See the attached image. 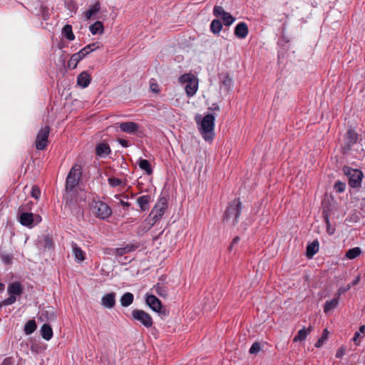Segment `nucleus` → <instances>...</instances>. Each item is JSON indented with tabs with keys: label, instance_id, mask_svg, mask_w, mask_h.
<instances>
[{
	"label": "nucleus",
	"instance_id": "1",
	"mask_svg": "<svg viewBox=\"0 0 365 365\" xmlns=\"http://www.w3.org/2000/svg\"><path fill=\"white\" fill-rule=\"evenodd\" d=\"M215 116L213 114L206 115L201 120L199 130L206 141H212L214 137Z\"/></svg>",
	"mask_w": 365,
	"mask_h": 365
},
{
	"label": "nucleus",
	"instance_id": "2",
	"mask_svg": "<svg viewBox=\"0 0 365 365\" xmlns=\"http://www.w3.org/2000/svg\"><path fill=\"white\" fill-rule=\"evenodd\" d=\"M241 210V202L239 199H235L229 204L224 215V220L230 222L232 225H236L239 222Z\"/></svg>",
	"mask_w": 365,
	"mask_h": 365
},
{
	"label": "nucleus",
	"instance_id": "3",
	"mask_svg": "<svg viewBox=\"0 0 365 365\" xmlns=\"http://www.w3.org/2000/svg\"><path fill=\"white\" fill-rule=\"evenodd\" d=\"M180 84L185 85V93L188 97H192L198 89V79L191 73H185L178 78Z\"/></svg>",
	"mask_w": 365,
	"mask_h": 365
},
{
	"label": "nucleus",
	"instance_id": "4",
	"mask_svg": "<svg viewBox=\"0 0 365 365\" xmlns=\"http://www.w3.org/2000/svg\"><path fill=\"white\" fill-rule=\"evenodd\" d=\"M82 173V168L78 164H75L70 170L67 178L66 189L71 192L78 184Z\"/></svg>",
	"mask_w": 365,
	"mask_h": 365
},
{
	"label": "nucleus",
	"instance_id": "5",
	"mask_svg": "<svg viewBox=\"0 0 365 365\" xmlns=\"http://www.w3.org/2000/svg\"><path fill=\"white\" fill-rule=\"evenodd\" d=\"M7 292L9 297L2 302L3 305H11L16 300V296H21L23 293V287L18 282H11L8 285Z\"/></svg>",
	"mask_w": 365,
	"mask_h": 365
},
{
	"label": "nucleus",
	"instance_id": "6",
	"mask_svg": "<svg viewBox=\"0 0 365 365\" xmlns=\"http://www.w3.org/2000/svg\"><path fill=\"white\" fill-rule=\"evenodd\" d=\"M50 130L48 125H45L38 130L35 140V146L37 150H43L47 147Z\"/></svg>",
	"mask_w": 365,
	"mask_h": 365
},
{
	"label": "nucleus",
	"instance_id": "7",
	"mask_svg": "<svg viewBox=\"0 0 365 365\" xmlns=\"http://www.w3.org/2000/svg\"><path fill=\"white\" fill-rule=\"evenodd\" d=\"M166 209V199L165 197L160 198L150 213V216L152 217L153 220L152 225L161 219L163 215L165 214Z\"/></svg>",
	"mask_w": 365,
	"mask_h": 365
},
{
	"label": "nucleus",
	"instance_id": "8",
	"mask_svg": "<svg viewBox=\"0 0 365 365\" xmlns=\"http://www.w3.org/2000/svg\"><path fill=\"white\" fill-rule=\"evenodd\" d=\"M344 172L349 178V184L351 187H358L361 185L363 173L357 169L345 168Z\"/></svg>",
	"mask_w": 365,
	"mask_h": 365
},
{
	"label": "nucleus",
	"instance_id": "9",
	"mask_svg": "<svg viewBox=\"0 0 365 365\" xmlns=\"http://www.w3.org/2000/svg\"><path fill=\"white\" fill-rule=\"evenodd\" d=\"M133 318L140 322L146 328H150L153 326V322L151 316L141 309H133L131 312Z\"/></svg>",
	"mask_w": 365,
	"mask_h": 365
},
{
	"label": "nucleus",
	"instance_id": "10",
	"mask_svg": "<svg viewBox=\"0 0 365 365\" xmlns=\"http://www.w3.org/2000/svg\"><path fill=\"white\" fill-rule=\"evenodd\" d=\"M93 212L96 217L101 219H106L110 216L112 211L109 206L103 202H96L93 206Z\"/></svg>",
	"mask_w": 365,
	"mask_h": 365
},
{
	"label": "nucleus",
	"instance_id": "11",
	"mask_svg": "<svg viewBox=\"0 0 365 365\" xmlns=\"http://www.w3.org/2000/svg\"><path fill=\"white\" fill-rule=\"evenodd\" d=\"M213 14L217 17H221L225 26H230L235 21V18L230 13L226 12L221 6H215L213 9Z\"/></svg>",
	"mask_w": 365,
	"mask_h": 365
},
{
	"label": "nucleus",
	"instance_id": "12",
	"mask_svg": "<svg viewBox=\"0 0 365 365\" xmlns=\"http://www.w3.org/2000/svg\"><path fill=\"white\" fill-rule=\"evenodd\" d=\"M119 128L123 132L134 134L138 130L139 125L133 121L123 122L119 123Z\"/></svg>",
	"mask_w": 365,
	"mask_h": 365
},
{
	"label": "nucleus",
	"instance_id": "13",
	"mask_svg": "<svg viewBox=\"0 0 365 365\" xmlns=\"http://www.w3.org/2000/svg\"><path fill=\"white\" fill-rule=\"evenodd\" d=\"M101 305L107 309H112L115 305V294L107 293L101 299Z\"/></svg>",
	"mask_w": 365,
	"mask_h": 365
},
{
	"label": "nucleus",
	"instance_id": "14",
	"mask_svg": "<svg viewBox=\"0 0 365 365\" xmlns=\"http://www.w3.org/2000/svg\"><path fill=\"white\" fill-rule=\"evenodd\" d=\"M147 304L155 312H160L162 308L161 302L154 295H148L146 297Z\"/></svg>",
	"mask_w": 365,
	"mask_h": 365
},
{
	"label": "nucleus",
	"instance_id": "15",
	"mask_svg": "<svg viewBox=\"0 0 365 365\" xmlns=\"http://www.w3.org/2000/svg\"><path fill=\"white\" fill-rule=\"evenodd\" d=\"M346 144L348 149L357 142L358 134L352 129H349L345 134Z\"/></svg>",
	"mask_w": 365,
	"mask_h": 365
},
{
	"label": "nucleus",
	"instance_id": "16",
	"mask_svg": "<svg viewBox=\"0 0 365 365\" xmlns=\"http://www.w3.org/2000/svg\"><path fill=\"white\" fill-rule=\"evenodd\" d=\"M34 221V217L32 213L22 212L19 216V222L24 226L31 227Z\"/></svg>",
	"mask_w": 365,
	"mask_h": 365
},
{
	"label": "nucleus",
	"instance_id": "17",
	"mask_svg": "<svg viewBox=\"0 0 365 365\" xmlns=\"http://www.w3.org/2000/svg\"><path fill=\"white\" fill-rule=\"evenodd\" d=\"M248 34V27L244 22L238 24L235 29V35L239 38H245Z\"/></svg>",
	"mask_w": 365,
	"mask_h": 365
},
{
	"label": "nucleus",
	"instance_id": "18",
	"mask_svg": "<svg viewBox=\"0 0 365 365\" xmlns=\"http://www.w3.org/2000/svg\"><path fill=\"white\" fill-rule=\"evenodd\" d=\"M91 81V76L86 71L81 73L77 78V84L81 88H86L88 86Z\"/></svg>",
	"mask_w": 365,
	"mask_h": 365
},
{
	"label": "nucleus",
	"instance_id": "19",
	"mask_svg": "<svg viewBox=\"0 0 365 365\" xmlns=\"http://www.w3.org/2000/svg\"><path fill=\"white\" fill-rule=\"evenodd\" d=\"M110 153V148L108 144L105 143H101L96 145V153L99 157H103L109 155Z\"/></svg>",
	"mask_w": 365,
	"mask_h": 365
},
{
	"label": "nucleus",
	"instance_id": "20",
	"mask_svg": "<svg viewBox=\"0 0 365 365\" xmlns=\"http://www.w3.org/2000/svg\"><path fill=\"white\" fill-rule=\"evenodd\" d=\"M137 248V245L128 244L124 247L115 248L114 250V253L116 255L123 256L125 254L135 251Z\"/></svg>",
	"mask_w": 365,
	"mask_h": 365
},
{
	"label": "nucleus",
	"instance_id": "21",
	"mask_svg": "<svg viewBox=\"0 0 365 365\" xmlns=\"http://www.w3.org/2000/svg\"><path fill=\"white\" fill-rule=\"evenodd\" d=\"M99 43L96 42L93 43H90L87 46H86L84 48H83L80 51H78L77 53L80 55V56L82 58V59L86 57L88 53H90L91 51H93L99 48Z\"/></svg>",
	"mask_w": 365,
	"mask_h": 365
},
{
	"label": "nucleus",
	"instance_id": "22",
	"mask_svg": "<svg viewBox=\"0 0 365 365\" xmlns=\"http://www.w3.org/2000/svg\"><path fill=\"white\" fill-rule=\"evenodd\" d=\"M312 331V327H309L307 329H305L304 327L302 329L299 330L297 334L294 337L293 341H304L308 334Z\"/></svg>",
	"mask_w": 365,
	"mask_h": 365
},
{
	"label": "nucleus",
	"instance_id": "23",
	"mask_svg": "<svg viewBox=\"0 0 365 365\" xmlns=\"http://www.w3.org/2000/svg\"><path fill=\"white\" fill-rule=\"evenodd\" d=\"M39 319L41 321H53L56 319V315L52 309H42L40 312Z\"/></svg>",
	"mask_w": 365,
	"mask_h": 365
},
{
	"label": "nucleus",
	"instance_id": "24",
	"mask_svg": "<svg viewBox=\"0 0 365 365\" xmlns=\"http://www.w3.org/2000/svg\"><path fill=\"white\" fill-rule=\"evenodd\" d=\"M73 253L78 262H81L85 259V252L76 243L72 244Z\"/></svg>",
	"mask_w": 365,
	"mask_h": 365
},
{
	"label": "nucleus",
	"instance_id": "25",
	"mask_svg": "<svg viewBox=\"0 0 365 365\" xmlns=\"http://www.w3.org/2000/svg\"><path fill=\"white\" fill-rule=\"evenodd\" d=\"M41 335L45 340H50L53 336V330L48 324H43L41 327Z\"/></svg>",
	"mask_w": 365,
	"mask_h": 365
},
{
	"label": "nucleus",
	"instance_id": "26",
	"mask_svg": "<svg viewBox=\"0 0 365 365\" xmlns=\"http://www.w3.org/2000/svg\"><path fill=\"white\" fill-rule=\"evenodd\" d=\"M153 290L160 297L165 298L168 294V288L164 284L158 283L153 287Z\"/></svg>",
	"mask_w": 365,
	"mask_h": 365
},
{
	"label": "nucleus",
	"instance_id": "27",
	"mask_svg": "<svg viewBox=\"0 0 365 365\" xmlns=\"http://www.w3.org/2000/svg\"><path fill=\"white\" fill-rule=\"evenodd\" d=\"M150 201V197L149 195L140 196L137 200V202L143 211H146L149 209Z\"/></svg>",
	"mask_w": 365,
	"mask_h": 365
},
{
	"label": "nucleus",
	"instance_id": "28",
	"mask_svg": "<svg viewBox=\"0 0 365 365\" xmlns=\"http://www.w3.org/2000/svg\"><path fill=\"white\" fill-rule=\"evenodd\" d=\"M319 250V242L314 240L307 247V257L312 258Z\"/></svg>",
	"mask_w": 365,
	"mask_h": 365
},
{
	"label": "nucleus",
	"instance_id": "29",
	"mask_svg": "<svg viewBox=\"0 0 365 365\" xmlns=\"http://www.w3.org/2000/svg\"><path fill=\"white\" fill-rule=\"evenodd\" d=\"M134 300V296L130 292L125 293L120 298V304L123 307H128L130 306Z\"/></svg>",
	"mask_w": 365,
	"mask_h": 365
},
{
	"label": "nucleus",
	"instance_id": "30",
	"mask_svg": "<svg viewBox=\"0 0 365 365\" xmlns=\"http://www.w3.org/2000/svg\"><path fill=\"white\" fill-rule=\"evenodd\" d=\"M89 29L93 35H96L97 34H102L104 31V27L101 21H97L90 26Z\"/></svg>",
	"mask_w": 365,
	"mask_h": 365
},
{
	"label": "nucleus",
	"instance_id": "31",
	"mask_svg": "<svg viewBox=\"0 0 365 365\" xmlns=\"http://www.w3.org/2000/svg\"><path fill=\"white\" fill-rule=\"evenodd\" d=\"M339 304V298L335 296V297L329 301H327L324 307V312L325 313H328L330 311L334 309Z\"/></svg>",
	"mask_w": 365,
	"mask_h": 365
},
{
	"label": "nucleus",
	"instance_id": "32",
	"mask_svg": "<svg viewBox=\"0 0 365 365\" xmlns=\"http://www.w3.org/2000/svg\"><path fill=\"white\" fill-rule=\"evenodd\" d=\"M82 58L77 53L73 54L68 61V67L70 69H74L77 67V65Z\"/></svg>",
	"mask_w": 365,
	"mask_h": 365
},
{
	"label": "nucleus",
	"instance_id": "33",
	"mask_svg": "<svg viewBox=\"0 0 365 365\" xmlns=\"http://www.w3.org/2000/svg\"><path fill=\"white\" fill-rule=\"evenodd\" d=\"M361 254V250L360 247H354V248H351V249H349L346 252V257H347L348 259H355L358 256H359Z\"/></svg>",
	"mask_w": 365,
	"mask_h": 365
},
{
	"label": "nucleus",
	"instance_id": "34",
	"mask_svg": "<svg viewBox=\"0 0 365 365\" xmlns=\"http://www.w3.org/2000/svg\"><path fill=\"white\" fill-rule=\"evenodd\" d=\"M232 86V78L228 76L225 75L224 76L222 82H221V89H223L225 91H229L230 88Z\"/></svg>",
	"mask_w": 365,
	"mask_h": 365
},
{
	"label": "nucleus",
	"instance_id": "35",
	"mask_svg": "<svg viewBox=\"0 0 365 365\" xmlns=\"http://www.w3.org/2000/svg\"><path fill=\"white\" fill-rule=\"evenodd\" d=\"M62 34L69 41L75 39V36L72 31V26L69 24H66L63 26Z\"/></svg>",
	"mask_w": 365,
	"mask_h": 365
},
{
	"label": "nucleus",
	"instance_id": "36",
	"mask_svg": "<svg viewBox=\"0 0 365 365\" xmlns=\"http://www.w3.org/2000/svg\"><path fill=\"white\" fill-rule=\"evenodd\" d=\"M138 165H139V167L140 168V169H142L143 170H145L148 175L152 174L153 170L151 168L150 163H149L148 160H145V159H140L139 160Z\"/></svg>",
	"mask_w": 365,
	"mask_h": 365
},
{
	"label": "nucleus",
	"instance_id": "37",
	"mask_svg": "<svg viewBox=\"0 0 365 365\" xmlns=\"http://www.w3.org/2000/svg\"><path fill=\"white\" fill-rule=\"evenodd\" d=\"M222 29V23L218 19H215L211 22L210 31L215 34H218Z\"/></svg>",
	"mask_w": 365,
	"mask_h": 365
},
{
	"label": "nucleus",
	"instance_id": "38",
	"mask_svg": "<svg viewBox=\"0 0 365 365\" xmlns=\"http://www.w3.org/2000/svg\"><path fill=\"white\" fill-rule=\"evenodd\" d=\"M36 329V324L34 320H29L24 326V332L29 335Z\"/></svg>",
	"mask_w": 365,
	"mask_h": 365
},
{
	"label": "nucleus",
	"instance_id": "39",
	"mask_svg": "<svg viewBox=\"0 0 365 365\" xmlns=\"http://www.w3.org/2000/svg\"><path fill=\"white\" fill-rule=\"evenodd\" d=\"M328 331L327 329H324L322 334V336L319 339V340L316 342L315 346L317 348L321 347L324 341L327 339Z\"/></svg>",
	"mask_w": 365,
	"mask_h": 365
},
{
	"label": "nucleus",
	"instance_id": "40",
	"mask_svg": "<svg viewBox=\"0 0 365 365\" xmlns=\"http://www.w3.org/2000/svg\"><path fill=\"white\" fill-rule=\"evenodd\" d=\"M150 89L152 92L156 94L159 93L160 91L158 83L153 78H152L150 81Z\"/></svg>",
	"mask_w": 365,
	"mask_h": 365
},
{
	"label": "nucleus",
	"instance_id": "41",
	"mask_svg": "<svg viewBox=\"0 0 365 365\" xmlns=\"http://www.w3.org/2000/svg\"><path fill=\"white\" fill-rule=\"evenodd\" d=\"M261 350V345L259 342H255L251 346L249 352L251 354H257Z\"/></svg>",
	"mask_w": 365,
	"mask_h": 365
},
{
	"label": "nucleus",
	"instance_id": "42",
	"mask_svg": "<svg viewBox=\"0 0 365 365\" xmlns=\"http://www.w3.org/2000/svg\"><path fill=\"white\" fill-rule=\"evenodd\" d=\"M345 188H346V184L342 182H340V181H337L335 184H334V189L336 190V192H342L345 190Z\"/></svg>",
	"mask_w": 365,
	"mask_h": 365
},
{
	"label": "nucleus",
	"instance_id": "43",
	"mask_svg": "<svg viewBox=\"0 0 365 365\" xmlns=\"http://www.w3.org/2000/svg\"><path fill=\"white\" fill-rule=\"evenodd\" d=\"M108 182L112 187H116L123 183L120 179L116 178H109Z\"/></svg>",
	"mask_w": 365,
	"mask_h": 365
},
{
	"label": "nucleus",
	"instance_id": "44",
	"mask_svg": "<svg viewBox=\"0 0 365 365\" xmlns=\"http://www.w3.org/2000/svg\"><path fill=\"white\" fill-rule=\"evenodd\" d=\"M351 287V284H347L346 287H340L337 292L335 294V296L336 297H338L339 299L340 296L346 292L347 291H349Z\"/></svg>",
	"mask_w": 365,
	"mask_h": 365
},
{
	"label": "nucleus",
	"instance_id": "45",
	"mask_svg": "<svg viewBox=\"0 0 365 365\" xmlns=\"http://www.w3.org/2000/svg\"><path fill=\"white\" fill-rule=\"evenodd\" d=\"M31 194L33 197L37 200L40 197L41 190L36 186H33Z\"/></svg>",
	"mask_w": 365,
	"mask_h": 365
},
{
	"label": "nucleus",
	"instance_id": "46",
	"mask_svg": "<svg viewBox=\"0 0 365 365\" xmlns=\"http://www.w3.org/2000/svg\"><path fill=\"white\" fill-rule=\"evenodd\" d=\"M101 9V4L99 1H96L88 10H90L93 14H96Z\"/></svg>",
	"mask_w": 365,
	"mask_h": 365
},
{
	"label": "nucleus",
	"instance_id": "47",
	"mask_svg": "<svg viewBox=\"0 0 365 365\" xmlns=\"http://www.w3.org/2000/svg\"><path fill=\"white\" fill-rule=\"evenodd\" d=\"M361 338H362V336H361L360 333L359 331H356L354 333L352 341L356 346H358L360 344V342H361L360 339Z\"/></svg>",
	"mask_w": 365,
	"mask_h": 365
},
{
	"label": "nucleus",
	"instance_id": "48",
	"mask_svg": "<svg viewBox=\"0 0 365 365\" xmlns=\"http://www.w3.org/2000/svg\"><path fill=\"white\" fill-rule=\"evenodd\" d=\"M345 354V349L344 347L339 348L336 353V358H341Z\"/></svg>",
	"mask_w": 365,
	"mask_h": 365
},
{
	"label": "nucleus",
	"instance_id": "49",
	"mask_svg": "<svg viewBox=\"0 0 365 365\" xmlns=\"http://www.w3.org/2000/svg\"><path fill=\"white\" fill-rule=\"evenodd\" d=\"M118 142L124 148H128L130 145V143L128 140L118 138Z\"/></svg>",
	"mask_w": 365,
	"mask_h": 365
},
{
	"label": "nucleus",
	"instance_id": "50",
	"mask_svg": "<svg viewBox=\"0 0 365 365\" xmlns=\"http://www.w3.org/2000/svg\"><path fill=\"white\" fill-rule=\"evenodd\" d=\"M13 359L11 357L5 358L1 365H13Z\"/></svg>",
	"mask_w": 365,
	"mask_h": 365
},
{
	"label": "nucleus",
	"instance_id": "51",
	"mask_svg": "<svg viewBox=\"0 0 365 365\" xmlns=\"http://www.w3.org/2000/svg\"><path fill=\"white\" fill-rule=\"evenodd\" d=\"M239 240H240V238L238 237H235L232 240V242H231V244L230 245L229 249L231 250L232 248V247L234 246V245L237 244L239 242Z\"/></svg>",
	"mask_w": 365,
	"mask_h": 365
},
{
	"label": "nucleus",
	"instance_id": "52",
	"mask_svg": "<svg viewBox=\"0 0 365 365\" xmlns=\"http://www.w3.org/2000/svg\"><path fill=\"white\" fill-rule=\"evenodd\" d=\"M94 14L90 11L87 10L85 12V17L87 20L90 19Z\"/></svg>",
	"mask_w": 365,
	"mask_h": 365
},
{
	"label": "nucleus",
	"instance_id": "53",
	"mask_svg": "<svg viewBox=\"0 0 365 365\" xmlns=\"http://www.w3.org/2000/svg\"><path fill=\"white\" fill-rule=\"evenodd\" d=\"M359 281H360V276L359 275L354 279V280L352 281V282L350 284L351 285V287L355 286L359 282Z\"/></svg>",
	"mask_w": 365,
	"mask_h": 365
},
{
	"label": "nucleus",
	"instance_id": "54",
	"mask_svg": "<svg viewBox=\"0 0 365 365\" xmlns=\"http://www.w3.org/2000/svg\"><path fill=\"white\" fill-rule=\"evenodd\" d=\"M120 205L123 207H128L130 206V203L128 202H125L123 200H120Z\"/></svg>",
	"mask_w": 365,
	"mask_h": 365
},
{
	"label": "nucleus",
	"instance_id": "55",
	"mask_svg": "<svg viewBox=\"0 0 365 365\" xmlns=\"http://www.w3.org/2000/svg\"><path fill=\"white\" fill-rule=\"evenodd\" d=\"M11 257H9V256H5V257H4V261L5 262H6V263H9V262H11Z\"/></svg>",
	"mask_w": 365,
	"mask_h": 365
},
{
	"label": "nucleus",
	"instance_id": "56",
	"mask_svg": "<svg viewBox=\"0 0 365 365\" xmlns=\"http://www.w3.org/2000/svg\"><path fill=\"white\" fill-rule=\"evenodd\" d=\"M359 331L362 334H365V325H361L359 327Z\"/></svg>",
	"mask_w": 365,
	"mask_h": 365
},
{
	"label": "nucleus",
	"instance_id": "57",
	"mask_svg": "<svg viewBox=\"0 0 365 365\" xmlns=\"http://www.w3.org/2000/svg\"><path fill=\"white\" fill-rule=\"evenodd\" d=\"M5 289V285L4 283L0 282V293L3 292Z\"/></svg>",
	"mask_w": 365,
	"mask_h": 365
},
{
	"label": "nucleus",
	"instance_id": "58",
	"mask_svg": "<svg viewBox=\"0 0 365 365\" xmlns=\"http://www.w3.org/2000/svg\"><path fill=\"white\" fill-rule=\"evenodd\" d=\"M36 219L37 222H40V221H41V217H40V216H38V215H36Z\"/></svg>",
	"mask_w": 365,
	"mask_h": 365
},
{
	"label": "nucleus",
	"instance_id": "59",
	"mask_svg": "<svg viewBox=\"0 0 365 365\" xmlns=\"http://www.w3.org/2000/svg\"><path fill=\"white\" fill-rule=\"evenodd\" d=\"M327 232L329 234V235H332L333 234V232L331 231V229H327Z\"/></svg>",
	"mask_w": 365,
	"mask_h": 365
}]
</instances>
